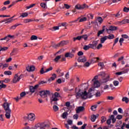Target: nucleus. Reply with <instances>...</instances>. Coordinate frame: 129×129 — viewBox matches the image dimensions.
<instances>
[{
	"label": "nucleus",
	"instance_id": "obj_1",
	"mask_svg": "<svg viewBox=\"0 0 129 129\" xmlns=\"http://www.w3.org/2000/svg\"><path fill=\"white\" fill-rule=\"evenodd\" d=\"M80 90L78 93H77L76 97H81L82 99H87V98H91L92 95H90L89 93L86 92V91H85L84 92H80Z\"/></svg>",
	"mask_w": 129,
	"mask_h": 129
},
{
	"label": "nucleus",
	"instance_id": "obj_2",
	"mask_svg": "<svg viewBox=\"0 0 129 129\" xmlns=\"http://www.w3.org/2000/svg\"><path fill=\"white\" fill-rule=\"evenodd\" d=\"M60 94L58 92H55L54 94H52V97H50V102H53V101H58L59 99L58 97H60Z\"/></svg>",
	"mask_w": 129,
	"mask_h": 129
},
{
	"label": "nucleus",
	"instance_id": "obj_3",
	"mask_svg": "<svg viewBox=\"0 0 129 129\" xmlns=\"http://www.w3.org/2000/svg\"><path fill=\"white\" fill-rule=\"evenodd\" d=\"M4 110H5V116L6 118L8 119H10L11 118V113L12 112V110L10 108V107H8L7 108H4Z\"/></svg>",
	"mask_w": 129,
	"mask_h": 129
},
{
	"label": "nucleus",
	"instance_id": "obj_4",
	"mask_svg": "<svg viewBox=\"0 0 129 129\" xmlns=\"http://www.w3.org/2000/svg\"><path fill=\"white\" fill-rule=\"evenodd\" d=\"M40 95L42 98L47 97V95H50V91L49 90H43L39 92Z\"/></svg>",
	"mask_w": 129,
	"mask_h": 129
},
{
	"label": "nucleus",
	"instance_id": "obj_5",
	"mask_svg": "<svg viewBox=\"0 0 129 129\" xmlns=\"http://www.w3.org/2000/svg\"><path fill=\"white\" fill-rule=\"evenodd\" d=\"M86 8H88V6H87L85 4L82 5L78 4L75 6V9H76L77 10H84V9H86Z\"/></svg>",
	"mask_w": 129,
	"mask_h": 129
},
{
	"label": "nucleus",
	"instance_id": "obj_6",
	"mask_svg": "<svg viewBox=\"0 0 129 129\" xmlns=\"http://www.w3.org/2000/svg\"><path fill=\"white\" fill-rule=\"evenodd\" d=\"M75 53V50L73 49L72 50V52H67L64 55V57H66V58H68V57H69V58H73L74 57Z\"/></svg>",
	"mask_w": 129,
	"mask_h": 129
},
{
	"label": "nucleus",
	"instance_id": "obj_7",
	"mask_svg": "<svg viewBox=\"0 0 129 129\" xmlns=\"http://www.w3.org/2000/svg\"><path fill=\"white\" fill-rule=\"evenodd\" d=\"M4 101H5V102L2 105L3 107L4 108L10 107V105H11V104H12V103H8V100H7V99L4 98Z\"/></svg>",
	"mask_w": 129,
	"mask_h": 129
},
{
	"label": "nucleus",
	"instance_id": "obj_8",
	"mask_svg": "<svg viewBox=\"0 0 129 129\" xmlns=\"http://www.w3.org/2000/svg\"><path fill=\"white\" fill-rule=\"evenodd\" d=\"M14 38H15L14 35H8V36H6L5 37H4L3 38H1V40L4 41V40H6V42H9V40H10V39H14Z\"/></svg>",
	"mask_w": 129,
	"mask_h": 129
},
{
	"label": "nucleus",
	"instance_id": "obj_9",
	"mask_svg": "<svg viewBox=\"0 0 129 129\" xmlns=\"http://www.w3.org/2000/svg\"><path fill=\"white\" fill-rule=\"evenodd\" d=\"M28 115V120H31V121H33V120H35V114L33 113H30Z\"/></svg>",
	"mask_w": 129,
	"mask_h": 129
},
{
	"label": "nucleus",
	"instance_id": "obj_10",
	"mask_svg": "<svg viewBox=\"0 0 129 129\" xmlns=\"http://www.w3.org/2000/svg\"><path fill=\"white\" fill-rule=\"evenodd\" d=\"M118 24H120V25H124L125 24H129V19H125L121 21H118Z\"/></svg>",
	"mask_w": 129,
	"mask_h": 129
},
{
	"label": "nucleus",
	"instance_id": "obj_11",
	"mask_svg": "<svg viewBox=\"0 0 129 129\" xmlns=\"http://www.w3.org/2000/svg\"><path fill=\"white\" fill-rule=\"evenodd\" d=\"M85 109L84 106H79L76 109L77 113H80V112H82Z\"/></svg>",
	"mask_w": 129,
	"mask_h": 129
},
{
	"label": "nucleus",
	"instance_id": "obj_12",
	"mask_svg": "<svg viewBox=\"0 0 129 129\" xmlns=\"http://www.w3.org/2000/svg\"><path fill=\"white\" fill-rule=\"evenodd\" d=\"M26 70L28 72H32L33 71H35V66H28L26 67Z\"/></svg>",
	"mask_w": 129,
	"mask_h": 129
},
{
	"label": "nucleus",
	"instance_id": "obj_13",
	"mask_svg": "<svg viewBox=\"0 0 129 129\" xmlns=\"http://www.w3.org/2000/svg\"><path fill=\"white\" fill-rule=\"evenodd\" d=\"M97 44H98L97 41H93L92 44H90L91 48L94 49H96V46H97Z\"/></svg>",
	"mask_w": 129,
	"mask_h": 129
},
{
	"label": "nucleus",
	"instance_id": "obj_14",
	"mask_svg": "<svg viewBox=\"0 0 129 129\" xmlns=\"http://www.w3.org/2000/svg\"><path fill=\"white\" fill-rule=\"evenodd\" d=\"M94 88H98L100 86V83L98 81H95L93 84Z\"/></svg>",
	"mask_w": 129,
	"mask_h": 129
},
{
	"label": "nucleus",
	"instance_id": "obj_15",
	"mask_svg": "<svg viewBox=\"0 0 129 129\" xmlns=\"http://www.w3.org/2000/svg\"><path fill=\"white\" fill-rule=\"evenodd\" d=\"M78 62H86V57L85 56L80 57L78 59Z\"/></svg>",
	"mask_w": 129,
	"mask_h": 129
},
{
	"label": "nucleus",
	"instance_id": "obj_16",
	"mask_svg": "<svg viewBox=\"0 0 129 129\" xmlns=\"http://www.w3.org/2000/svg\"><path fill=\"white\" fill-rule=\"evenodd\" d=\"M104 31H105V26H104L102 28V30L98 31L97 34L98 37H99L100 35H101L102 34H103V33L104 32Z\"/></svg>",
	"mask_w": 129,
	"mask_h": 129
},
{
	"label": "nucleus",
	"instance_id": "obj_17",
	"mask_svg": "<svg viewBox=\"0 0 129 129\" xmlns=\"http://www.w3.org/2000/svg\"><path fill=\"white\" fill-rule=\"evenodd\" d=\"M97 117H98V114H96V115L93 114L91 117V121H93V122L95 121V120L96 119V118H97Z\"/></svg>",
	"mask_w": 129,
	"mask_h": 129
},
{
	"label": "nucleus",
	"instance_id": "obj_18",
	"mask_svg": "<svg viewBox=\"0 0 129 129\" xmlns=\"http://www.w3.org/2000/svg\"><path fill=\"white\" fill-rule=\"evenodd\" d=\"M109 81V76H108L106 78H103L102 79V83H106Z\"/></svg>",
	"mask_w": 129,
	"mask_h": 129
},
{
	"label": "nucleus",
	"instance_id": "obj_19",
	"mask_svg": "<svg viewBox=\"0 0 129 129\" xmlns=\"http://www.w3.org/2000/svg\"><path fill=\"white\" fill-rule=\"evenodd\" d=\"M99 59V57H94L91 59V63L92 64H93L94 63H96L97 62V60Z\"/></svg>",
	"mask_w": 129,
	"mask_h": 129
},
{
	"label": "nucleus",
	"instance_id": "obj_20",
	"mask_svg": "<svg viewBox=\"0 0 129 129\" xmlns=\"http://www.w3.org/2000/svg\"><path fill=\"white\" fill-rule=\"evenodd\" d=\"M69 43V41L68 40H63L60 42V46H65V45H67Z\"/></svg>",
	"mask_w": 129,
	"mask_h": 129
},
{
	"label": "nucleus",
	"instance_id": "obj_21",
	"mask_svg": "<svg viewBox=\"0 0 129 129\" xmlns=\"http://www.w3.org/2000/svg\"><path fill=\"white\" fill-rule=\"evenodd\" d=\"M106 40H107V36H105L101 38L100 41L101 44H103V43H104Z\"/></svg>",
	"mask_w": 129,
	"mask_h": 129
},
{
	"label": "nucleus",
	"instance_id": "obj_22",
	"mask_svg": "<svg viewBox=\"0 0 129 129\" xmlns=\"http://www.w3.org/2000/svg\"><path fill=\"white\" fill-rule=\"evenodd\" d=\"M57 77V75L55 74H53L52 76L50 77L49 79H48V81H53L55 80V79Z\"/></svg>",
	"mask_w": 129,
	"mask_h": 129
},
{
	"label": "nucleus",
	"instance_id": "obj_23",
	"mask_svg": "<svg viewBox=\"0 0 129 129\" xmlns=\"http://www.w3.org/2000/svg\"><path fill=\"white\" fill-rule=\"evenodd\" d=\"M91 48V45L89 44L88 45H84L83 49L85 51H87V50H89Z\"/></svg>",
	"mask_w": 129,
	"mask_h": 129
},
{
	"label": "nucleus",
	"instance_id": "obj_24",
	"mask_svg": "<svg viewBox=\"0 0 129 129\" xmlns=\"http://www.w3.org/2000/svg\"><path fill=\"white\" fill-rule=\"evenodd\" d=\"M109 29L110 31H116V30H117V27L113 26H110L109 27Z\"/></svg>",
	"mask_w": 129,
	"mask_h": 129
},
{
	"label": "nucleus",
	"instance_id": "obj_25",
	"mask_svg": "<svg viewBox=\"0 0 129 129\" xmlns=\"http://www.w3.org/2000/svg\"><path fill=\"white\" fill-rule=\"evenodd\" d=\"M122 101L125 102V103H128L129 99L128 98L126 97H124L122 99Z\"/></svg>",
	"mask_w": 129,
	"mask_h": 129
},
{
	"label": "nucleus",
	"instance_id": "obj_26",
	"mask_svg": "<svg viewBox=\"0 0 129 129\" xmlns=\"http://www.w3.org/2000/svg\"><path fill=\"white\" fill-rule=\"evenodd\" d=\"M49 30H50V31H56V30H59V26H54L51 28H49Z\"/></svg>",
	"mask_w": 129,
	"mask_h": 129
},
{
	"label": "nucleus",
	"instance_id": "obj_27",
	"mask_svg": "<svg viewBox=\"0 0 129 129\" xmlns=\"http://www.w3.org/2000/svg\"><path fill=\"white\" fill-rule=\"evenodd\" d=\"M29 89H30V92H31L32 93H34V92H35V91H36V90L34 88V86H31L30 87Z\"/></svg>",
	"mask_w": 129,
	"mask_h": 129
},
{
	"label": "nucleus",
	"instance_id": "obj_28",
	"mask_svg": "<svg viewBox=\"0 0 129 129\" xmlns=\"http://www.w3.org/2000/svg\"><path fill=\"white\" fill-rule=\"evenodd\" d=\"M114 38V35L113 34H109L108 36H107V39L109 40H111Z\"/></svg>",
	"mask_w": 129,
	"mask_h": 129
},
{
	"label": "nucleus",
	"instance_id": "obj_29",
	"mask_svg": "<svg viewBox=\"0 0 129 129\" xmlns=\"http://www.w3.org/2000/svg\"><path fill=\"white\" fill-rule=\"evenodd\" d=\"M60 59H61V55H58L53 59V61L57 62Z\"/></svg>",
	"mask_w": 129,
	"mask_h": 129
},
{
	"label": "nucleus",
	"instance_id": "obj_30",
	"mask_svg": "<svg viewBox=\"0 0 129 129\" xmlns=\"http://www.w3.org/2000/svg\"><path fill=\"white\" fill-rule=\"evenodd\" d=\"M68 116V113L67 112H64L62 113L61 117H62V118H66V117H67Z\"/></svg>",
	"mask_w": 129,
	"mask_h": 129
},
{
	"label": "nucleus",
	"instance_id": "obj_31",
	"mask_svg": "<svg viewBox=\"0 0 129 129\" xmlns=\"http://www.w3.org/2000/svg\"><path fill=\"white\" fill-rule=\"evenodd\" d=\"M97 105H92L91 107V110H92L93 111H95V109H96V108H97Z\"/></svg>",
	"mask_w": 129,
	"mask_h": 129
},
{
	"label": "nucleus",
	"instance_id": "obj_32",
	"mask_svg": "<svg viewBox=\"0 0 129 129\" xmlns=\"http://www.w3.org/2000/svg\"><path fill=\"white\" fill-rule=\"evenodd\" d=\"M81 39L82 38L81 36H77V37L73 38L74 42H75L76 40H78L79 41H80Z\"/></svg>",
	"mask_w": 129,
	"mask_h": 129
},
{
	"label": "nucleus",
	"instance_id": "obj_33",
	"mask_svg": "<svg viewBox=\"0 0 129 129\" xmlns=\"http://www.w3.org/2000/svg\"><path fill=\"white\" fill-rule=\"evenodd\" d=\"M40 6L42 9H46V8H47V4L44 3H42L40 4Z\"/></svg>",
	"mask_w": 129,
	"mask_h": 129
},
{
	"label": "nucleus",
	"instance_id": "obj_34",
	"mask_svg": "<svg viewBox=\"0 0 129 129\" xmlns=\"http://www.w3.org/2000/svg\"><path fill=\"white\" fill-rule=\"evenodd\" d=\"M86 21H87V18L86 17H83L80 19V20H79V22L81 23L82 22H85Z\"/></svg>",
	"mask_w": 129,
	"mask_h": 129
},
{
	"label": "nucleus",
	"instance_id": "obj_35",
	"mask_svg": "<svg viewBox=\"0 0 129 129\" xmlns=\"http://www.w3.org/2000/svg\"><path fill=\"white\" fill-rule=\"evenodd\" d=\"M81 39H84V40H85V41H86V40H87L88 38V36L86 34L82 35L81 36Z\"/></svg>",
	"mask_w": 129,
	"mask_h": 129
},
{
	"label": "nucleus",
	"instance_id": "obj_36",
	"mask_svg": "<svg viewBox=\"0 0 129 129\" xmlns=\"http://www.w3.org/2000/svg\"><path fill=\"white\" fill-rule=\"evenodd\" d=\"M4 74L5 75H12V72L10 71H6L5 72H4Z\"/></svg>",
	"mask_w": 129,
	"mask_h": 129
},
{
	"label": "nucleus",
	"instance_id": "obj_37",
	"mask_svg": "<svg viewBox=\"0 0 129 129\" xmlns=\"http://www.w3.org/2000/svg\"><path fill=\"white\" fill-rule=\"evenodd\" d=\"M40 74H44V73H47V72L45 71L44 68H42L40 71Z\"/></svg>",
	"mask_w": 129,
	"mask_h": 129
},
{
	"label": "nucleus",
	"instance_id": "obj_38",
	"mask_svg": "<svg viewBox=\"0 0 129 129\" xmlns=\"http://www.w3.org/2000/svg\"><path fill=\"white\" fill-rule=\"evenodd\" d=\"M65 8L68 10L69 9H70V6H69L68 4H64V7H62V8H60V9H65Z\"/></svg>",
	"mask_w": 129,
	"mask_h": 129
},
{
	"label": "nucleus",
	"instance_id": "obj_39",
	"mask_svg": "<svg viewBox=\"0 0 129 129\" xmlns=\"http://www.w3.org/2000/svg\"><path fill=\"white\" fill-rule=\"evenodd\" d=\"M28 14L27 13H23L21 15H20V17H22V18H25V17H28Z\"/></svg>",
	"mask_w": 129,
	"mask_h": 129
},
{
	"label": "nucleus",
	"instance_id": "obj_40",
	"mask_svg": "<svg viewBox=\"0 0 129 129\" xmlns=\"http://www.w3.org/2000/svg\"><path fill=\"white\" fill-rule=\"evenodd\" d=\"M30 22H33L32 19H25L24 20V23L27 24V23H30Z\"/></svg>",
	"mask_w": 129,
	"mask_h": 129
},
{
	"label": "nucleus",
	"instance_id": "obj_41",
	"mask_svg": "<svg viewBox=\"0 0 129 129\" xmlns=\"http://www.w3.org/2000/svg\"><path fill=\"white\" fill-rule=\"evenodd\" d=\"M97 20L98 21V22H99V23H100V24H101V23H102V22H103V20L100 17H98L97 18Z\"/></svg>",
	"mask_w": 129,
	"mask_h": 129
},
{
	"label": "nucleus",
	"instance_id": "obj_42",
	"mask_svg": "<svg viewBox=\"0 0 129 129\" xmlns=\"http://www.w3.org/2000/svg\"><path fill=\"white\" fill-rule=\"evenodd\" d=\"M38 39V37L36 35H32L31 37V41H33L34 40H37Z\"/></svg>",
	"mask_w": 129,
	"mask_h": 129
},
{
	"label": "nucleus",
	"instance_id": "obj_43",
	"mask_svg": "<svg viewBox=\"0 0 129 129\" xmlns=\"http://www.w3.org/2000/svg\"><path fill=\"white\" fill-rule=\"evenodd\" d=\"M113 83L114 86H118V84H119V82L116 80H114Z\"/></svg>",
	"mask_w": 129,
	"mask_h": 129
},
{
	"label": "nucleus",
	"instance_id": "obj_44",
	"mask_svg": "<svg viewBox=\"0 0 129 129\" xmlns=\"http://www.w3.org/2000/svg\"><path fill=\"white\" fill-rule=\"evenodd\" d=\"M21 25H22V24H15V25H13V26H12L11 29H12V30H15V29H16V28H17V27H18V26H20Z\"/></svg>",
	"mask_w": 129,
	"mask_h": 129
},
{
	"label": "nucleus",
	"instance_id": "obj_45",
	"mask_svg": "<svg viewBox=\"0 0 129 129\" xmlns=\"http://www.w3.org/2000/svg\"><path fill=\"white\" fill-rule=\"evenodd\" d=\"M53 110H54V111H57L59 110V108L56 105H53Z\"/></svg>",
	"mask_w": 129,
	"mask_h": 129
},
{
	"label": "nucleus",
	"instance_id": "obj_46",
	"mask_svg": "<svg viewBox=\"0 0 129 129\" xmlns=\"http://www.w3.org/2000/svg\"><path fill=\"white\" fill-rule=\"evenodd\" d=\"M96 97H100L101 96V93L99 91H97L95 94Z\"/></svg>",
	"mask_w": 129,
	"mask_h": 129
},
{
	"label": "nucleus",
	"instance_id": "obj_47",
	"mask_svg": "<svg viewBox=\"0 0 129 129\" xmlns=\"http://www.w3.org/2000/svg\"><path fill=\"white\" fill-rule=\"evenodd\" d=\"M13 83H17V82H18V81H18V77H14V78L13 80Z\"/></svg>",
	"mask_w": 129,
	"mask_h": 129
},
{
	"label": "nucleus",
	"instance_id": "obj_48",
	"mask_svg": "<svg viewBox=\"0 0 129 129\" xmlns=\"http://www.w3.org/2000/svg\"><path fill=\"white\" fill-rule=\"evenodd\" d=\"M67 122L68 124H69V125H72V124L73 123V121H72V120H69L67 121Z\"/></svg>",
	"mask_w": 129,
	"mask_h": 129
},
{
	"label": "nucleus",
	"instance_id": "obj_49",
	"mask_svg": "<svg viewBox=\"0 0 129 129\" xmlns=\"http://www.w3.org/2000/svg\"><path fill=\"white\" fill-rule=\"evenodd\" d=\"M87 17L89 18V19H91V20L93 19V15L91 14H88Z\"/></svg>",
	"mask_w": 129,
	"mask_h": 129
},
{
	"label": "nucleus",
	"instance_id": "obj_50",
	"mask_svg": "<svg viewBox=\"0 0 129 129\" xmlns=\"http://www.w3.org/2000/svg\"><path fill=\"white\" fill-rule=\"evenodd\" d=\"M121 37L123 39H128V36H127L126 34H122Z\"/></svg>",
	"mask_w": 129,
	"mask_h": 129
},
{
	"label": "nucleus",
	"instance_id": "obj_51",
	"mask_svg": "<svg viewBox=\"0 0 129 129\" xmlns=\"http://www.w3.org/2000/svg\"><path fill=\"white\" fill-rule=\"evenodd\" d=\"M23 77H24V75L23 74L20 75L19 77L17 78V81H20Z\"/></svg>",
	"mask_w": 129,
	"mask_h": 129
},
{
	"label": "nucleus",
	"instance_id": "obj_52",
	"mask_svg": "<svg viewBox=\"0 0 129 129\" xmlns=\"http://www.w3.org/2000/svg\"><path fill=\"white\" fill-rule=\"evenodd\" d=\"M99 76H102V77H105V73L104 72H101L99 75Z\"/></svg>",
	"mask_w": 129,
	"mask_h": 129
},
{
	"label": "nucleus",
	"instance_id": "obj_53",
	"mask_svg": "<svg viewBox=\"0 0 129 129\" xmlns=\"http://www.w3.org/2000/svg\"><path fill=\"white\" fill-rule=\"evenodd\" d=\"M36 4H31L29 6L27 7V9L29 10V9H31L32 8H33L34 6H35Z\"/></svg>",
	"mask_w": 129,
	"mask_h": 129
},
{
	"label": "nucleus",
	"instance_id": "obj_54",
	"mask_svg": "<svg viewBox=\"0 0 129 129\" xmlns=\"http://www.w3.org/2000/svg\"><path fill=\"white\" fill-rule=\"evenodd\" d=\"M89 66H90V63L88 62H86L84 65V67H89Z\"/></svg>",
	"mask_w": 129,
	"mask_h": 129
},
{
	"label": "nucleus",
	"instance_id": "obj_55",
	"mask_svg": "<svg viewBox=\"0 0 129 129\" xmlns=\"http://www.w3.org/2000/svg\"><path fill=\"white\" fill-rule=\"evenodd\" d=\"M26 95V92H22L21 94H20V97L22 98V97H24V96H25Z\"/></svg>",
	"mask_w": 129,
	"mask_h": 129
},
{
	"label": "nucleus",
	"instance_id": "obj_56",
	"mask_svg": "<svg viewBox=\"0 0 129 129\" xmlns=\"http://www.w3.org/2000/svg\"><path fill=\"white\" fill-rule=\"evenodd\" d=\"M101 121L102 122H104L106 120V118L104 116L101 117Z\"/></svg>",
	"mask_w": 129,
	"mask_h": 129
},
{
	"label": "nucleus",
	"instance_id": "obj_57",
	"mask_svg": "<svg viewBox=\"0 0 129 129\" xmlns=\"http://www.w3.org/2000/svg\"><path fill=\"white\" fill-rule=\"evenodd\" d=\"M41 129H44V127H46L47 126L46 124H45L44 123L41 124Z\"/></svg>",
	"mask_w": 129,
	"mask_h": 129
},
{
	"label": "nucleus",
	"instance_id": "obj_58",
	"mask_svg": "<svg viewBox=\"0 0 129 129\" xmlns=\"http://www.w3.org/2000/svg\"><path fill=\"white\" fill-rule=\"evenodd\" d=\"M9 49L8 47H3L1 48V51H7Z\"/></svg>",
	"mask_w": 129,
	"mask_h": 129
},
{
	"label": "nucleus",
	"instance_id": "obj_59",
	"mask_svg": "<svg viewBox=\"0 0 129 129\" xmlns=\"http://www.w3.org/2000/svg\"><path fill=\"white\" fill-rule=\"evenodd\" d=\"M129 11V8L125 7L123 9V12H125L126 13H128Z\"/></svg>",
	"mask_w": 129,
	"mask_h": 129
},
{
	"label": "nucleus",
	"instance_id": "obj_60",
	"mask_svg": "<svg viewBox=\"0 0 129 129\" xmlns=\"http://www.w3.org/2000/svg\"><path fill=\"white\" fill-rule=\"evenodd\" d=\"M11 2L10 1H6L5 2H4V5L5 6H7L8 5H10Z\"/></svg>",
	"mask_w": 129,
	"mask_h": 129
},
{
	"label": "nucleus",
	"instance_id": "obj_61",
	"mask_svg": "<svg viewBox=\"0 0 129 129\" xmlns=\"http://www.w3.org/2000/svg\"><path fill=\"white\" fill-rule=\"evenodd\" d=\"M0 87L2 89V88H6L7 87V85H5L4 84H2V85H0Z\"/></svg>",
	"mask_w": 129,
	"mask_h": 129
},
{
	"label": "nucleus",
	"instance_id": "obj_62",
	"mask_svg": "<svg viewBox=\"0 0 129 129\" xmlns=\"http://www.w3.org/2000/svg\"><path fill=\"white\" fill-rule=\"evenodd\" d=\"M118 111L119 113H123V111L121 108H119L118 109Z\"/></svg>",
	"mask_w": 129,
	"mask_h": 129
},
{
	"label": "nucleus",
	"instance_id": "obj_63",
	"mask_svg": "<svg viewBox=\"0 0 129 129\" xmlns=\"http://www.w3.org/2000/svg\"><path fill=\"white\" fill-rule=\"evenodd\" d=\"M109 0H100L101 4H106L107 2H108Z\"/></svg>",
	"mask_w": 129,
	"mask_h": 129
},
{
	"label": "nucleus",
	"instance_id": "obj_64",
	"mask_svg": "<svg viewBox=\"0 0 129 129\" xmlns=\"http://www.w3.org/2000/svg\"><path fill=\"white\" fill-rule=\"evenodd\" d=\"M116 118L117 119H121V118H122V115H117V117H116Z\"/></svg>",
	"mask_w": 129,
	"mask_h": 129
}]
</instances>
